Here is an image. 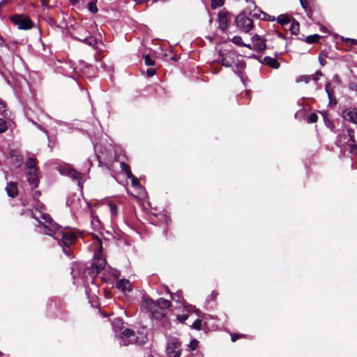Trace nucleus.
<instances>
[{
    "label": "nucleus",
    "instance_id": "nucleus-1",
    "mask_svg": "<svg viewBox=\"0 0 357 357\" xmlns=\"http://www.w3.org/2000/svg\"><path fill=\"white\" fill-rule=\"evenodd\" d=\"M35 218L39 221V223L43 225L45 229H47L52 233L50 234L54 239H56L59 244L62 247L65 253H67L66 248L67 247V236L61 226L56 223H53L52 218L46 214L40 213V216Z\"/></svg>",
    "mask_w": 357,
    "mask_h": 357
},
{
    "label": "nucleus",
    "instance_id": "nucleus-2",
    "mask_svg": "<svg viewBox=\"0 0 357 357\" xmlns=\"http://www.w3.org/2000/svg\"><path fill=\"white\" fill-rule=\"evenodd\" d=\"M142 306L151 313L153 319L162 320L166 317V311L172 306V303L164 298H160L156 301L147 298L144 299Z\"/></svg>",
    "mask_w": 357,
    "mask_h": 357
},
{
    "label": "nucleus",
    "instance_id": "nucleus-3",
    "mask_svg": "<svg viewBox=\"0 0 357 357\" xmlns=\"http://www.w3.org/2000/svg\"><path fill=\"white\" fill-rule=\"evenodd\" d=\"M149 220L150 222L155 226L159 227H167L169 222L171 221V218L169 215L167 213V212H160V213H151L149 215Z\"/></svg>",
    "mask_w": 357,
    "mask_h": 357
},
{
    "label": "nucleus",
    "instance_id": "nucleus-4",
    "mask_svg": "<svg viewBox=\"0 0 357 357\" xmlns=\"http://www.w3.org/2000/svg\"><path fill=\"white\" fill-rule=\"evenodd\" d=\"M235 21L237 27L243 32L248 33L254 27L252 20L250 17L245 16L243 12L236 17Z\"/></svg>",
    "mask_w": 357,
    "mask_h": 357
},
{
    "label": "nucleus",
    "instance_id": "nucleus-5",
    "mask_svg": "<svg viewBox=\"0 0 357 357\" xmlns=\"http://www.w3.org/2000/svg\"><path fill=\"white\" fill-rule=\"evenodd\" d=\"M10 18L13 23L20 29H30L34 25V23L30 20V18L25 15L17 14L11 16Z\"/></svg>",
    "mask_w": 357,
    "mask_h": 357
},
{
    "label": "nucleus",
    "instance_id": "nucleus-6",
    "mask_svg": "<svg viewBox=\"0 0 357 357\" xmlns=\"http://www.w3.org/2000/svg\"><path fill=\"white\" fill-rule=\"evenodd\" d=\"M232 14L225 8L218 13V29L222 32L224 33L227 29Z\"/></svg>",
    "mask_w": 357,
    "mask_h": 357
},
{
    "label": "nucleus",
    "instance_id": "nucleus-7",
    "mask_svg": "<svg viewBox=\"0 0 357 357\" xmlns=\"http://www.w3.org/2000/svg\"><path fill=\"white\" fill-rule=\"evenodd\" d=\"M70 270V275L74 280L73 283L75 284L82 278V275L84 274V266L81 263L73 262L71 264Z\"/></svg>",
    "mask_w": 357,
    "mask_h": 357
},
{
    "label": "nucleus",
    "instance_id": "nucleus-8",
    "mask_svg": "<svg viewBox=\"0 0 357 357\" xmlns=\"http://www.w3.org/2000/svg\"><path fill=\"white\" fill-rule=\"evenodd\" d=\"M235 61V54L231 52L220 53L218 62L225 67H231Z\"/></svg>",
    "mask_w": 357,
    "mask_h": 357
},
{
    "label": "nucleus",
    "instance_id": "nucleus-9",
    "mask_svg": "<svg viewBox=\"0 0 357 357\" xmlns=\"http://www.w3.org/2000/svg\"><path fill=\"white\" fill-rule=\"evenodd\" d=\"M68 177L71 178L74 183L78 185L79 188H83V174L68 165Z\"/></svg>",
    "mask_w": 357,
    "mask_h": 357
},
{
    "label": "nucleus",
    "instance_id": "nucleus-10",
    "mask_svg": "<svg viewBox=\"0 0 357 357\" xmlns=\"http://www.w3.org/2000/svg\"><path fill=\"white\" fill-rule=\"evenodd\" d=\"M253 43V50L261 52L266 49V40L262 38L259 35L255 34L252 37Z\"/></svg>",
    "mask_w": 357,
    "mask_h": 357
},
{
    "label": "nucleus",
    "instance_id": "nucleus-11",
    "mask_svg": "<svg viewBox=\"0 0 357 357\" xmlns=\"http://www.w3.org/2000/svg\"><path fill=\"white\" fill-rule=\"evenodd\" d=\"M343 119L353 123H357V108L349 107L342 111Z\"/></svg>",
    "mask_w": 357,
    "mask_h": 357
},
{
    "label": "nucleus",
    "instance_id": "nucleus-12",
    "mask_svg": "<svg viewBox=\"0 0 357 357\" xmlns=\"http://www.w3.org/2000/svg\"><path fill=\"white\" fill-rule=\"evenodd\" d=\"M68 258L70 257V245L74 244L76 241L82 237L79 231L75 228L68 227Z\"/></svg>",
    "mask_w": 357,
    "mask_h": 357
},
{
    "label": "nucleus",
    "instance_id": "nucleus-13",
    "mask_svg": "<svg viewBox=\"0 0 357 357\" xmlns=\"http://www.w3.org/2000/svg\"><path fill=\"white\" fill-rule=\"evenodd\" d=\"M325 91L328 95V98L329 100V104L331 105H337V102L335 96L334 87L332 86L331 83L326 82L325 84Z\"/></svg>",
    "mask_w": 357,
    "mask_h": 357
},
{
    "label": "nucleus",
    "instance_id": "nucleus-14",
    "mask_svg": "<svg viewBox=\"0 0 357 357\" xmlns=\"http://www.w3.org/2000/svg\"><path fill=\"white\" fill-rule=\"evenodd\" d=\"M105 261L102 259L96 260L91 264V273L94 275H98L100 271L105 268Z\"/></svg>",
    "mask_w": 357,
    "mask_h": 357
},
{
    "label": "nucleus",
    "instance_id": "nucleus-15",
    "mask_svg": "<svg viewBox=\"0 0 357 357\" xmlns=\"http://www.w3.org/2000/svg\"><path fill=\"white\" fill-rule=\"evenodd\" d=\"M333 59L332 52L328 49L322 50L320 52L318 59L321 66L326 65V59Z\"/></svg>",
    "mask_w": 357,
    "mask_h": 357
},
{
    "label": "nucleus",
    "instance_id": "nucleus-16",
    "mask_svg": "<svg viewBox=\"0 0 357 357\" xmlns=\"http://www.w3.org/2000/svg\"><path fill=\"white\" fill-rule=\"evenodd\" d=\"M261 62L273 69H278L280 67V62L275 58H272L268 56H264L263 61Z\"/></svg>",
    "mask_w": 357,
    "mask_h": 357
},
{
    "label": "nucleus",
    "instance_id": "nucleus-17",
    "mask_svg": "<svg viewBox=\"0 0 357 357\" xmlns=\"http://www.w3.org/2000/svg\"><path fill=\"white\" fill-rule=\"evenodd\" d=\"M68 77H71L73 81L76 83H78V78L79 76V73L77 70L76 68L73 67V64L71 60L68 59Z\"/></svg>",
    "mask_w": 357,
    "mask_h": 357
},
{
    "label": "nucleus",
    "instance_id": "nucleus-18",
    "mask_svg": "<svg viewBox=\"0 0 357 357\" xmlns=\"http://www.w3.org/2000/svg\"><path fill=\"white\" fill-rule=\"evenodd\" d=\"M170 349L182 350L181 342L176 337L171 338L167 344L166 351H169Z\"/></svg>",
    "mask_w": 357,
    "mask_h": 357
},
{
    "label": "nucleus",
    "instance_id": "nucleus-19",
    "mask_svg": "<svg viewBox=\"0 0 357 357\" xmlns=\"http://www.w3.org/2000/svg\"><path fill=\"white\" fill-rule=\"evenodd\" d=\"M78 40L83 41L86 44L92 46L95 50L98 49L96 46L98 45L97 39L91 36H85L83 38L77 37Z\"/></svg>",
    "mask_w": 357,
    "mask_h": 357
},
{
    "label": "nucleus",
    "instance_id": "nucleus-20",
    "mask_svg": "<svg viewBox=\"0 0 357 357\" xmlns=\"http://www.w3.org/2000/svg\"><path fill=\"white\" fill-rule=\"evenodd\" d=\"M6 190L8 195L12 198H15L18 194L17 184L14 182H10L8 183Z\"/></svg>",
    "mask_w": 357,
    "mask_h": 357
},
{
    "label": "nucleus",
    "instance_id": "nucleus-21",
    "mask_svg": "<svg viewBox=\"0 0 357 357\" xmlns=\"http://www.w3.org/2000/svg\"><path fill=\"white\" fill-rule=\"evenodd\" d=\"M36 169L34 170V172H29L27 175V181L30 185L33 186V188H36L38 186V176L36 173Z\"/></svg>",
    "mask_w": 357,
    "mask_h": 357
},
{
    "label": "nucleus",
    "instance_id": "nucleus-22",
    "mask_svg": "<svg viewBox=\"0 0 357 357\" xmlns=\"http://www.w3.org/2000/svg\"><path fill=\"white\" fill-rule=\"evenodd\" d=\"M277 21L280 24L284 26L290 23L291 18L286 14H282L278 17Z\"/></svg>",
    "mask_w": 357,
    "mask_h": 357
},
{
    "label": "nucleus",
    "instance_id": "nucleus-23",
    "mask_svg": "<svg viewBox=\"0 0 357 357\" xmlns=\"http://www.w3.org/2000/svg\"><path fill=\"white\" fill-rule=\"evenodd\" d=\"M120 167L121 170L125 173L128 178L130 176H132L133 174L131 172L130 167L128 164L122 162L120 163Z\"/></svg>",
    "mask_w": 357,
    "mask_h": 357
},
{
    "label": "nucleus",
    "instance_id": "nucleus-24",
    "mask_svg": "<svg viewBox=\"0 0 357 357\" xmlns=\"http://www.w3.org/2000/svg\"><path fill=\"white\" fill-rule=\"evenodd\" d=\"M300 24L298 21L293 19L289 30L293 35H297L299 32Z\"/></svg>",
    "mask_w": 357,
    "mask_h": 357
},
{
    "label": "nucleus",
    "instance_id": "nucleus-25",
    "mask_svg": "<svg viewBox=\"0 0 357 357\" xmlns=\"http://www.w3.org/2000/svg\"><path fill=\"white\" fill-rule=\"evenodd\" d=\"M321 38V36L319 34H313L308 36L305 38V41L309 44L317 43Z\"/></svg>",
    "mask_w": 357,
    "mask_h": 357
},
{
    "label": "nucleus",
    "instance_id": "nucleus-26",
    "mask_svg": "<svg viewBox=\"0 0 357 357\" xmlns=\"http://www.w3.org/2000/svg\"><path fill=\"white\" fill-rule=\"evenodd\" d=\"M320 113H321V114L323 116V119H324V123H325L326 126L328 128L333 129L335 127V126H334L333 122L328 119V113L326 112H321Z\"/></svg>",
    "mask_w": 357,
    "mask_h": 357
},
{
    "label": "nucleus",
    "instance_id": "nucleus-27",
    "mask_svg": "<svg viewBox=\"0 0 357 357\" xmlns=\"http://www.w3.org/2000/svg\"><path fill=\"white\" fill-rule=\"evenodd\" d=\"M263 10L259 8H255L252 11L250 12V16L256 19L261 20Z\"/></svg>",
    "mask_w": 357,
    "mask_h": 357
},
{
    "label": "nucleus",
    "instance_id": "nucleus-28",
    "mask_svg": "<svg viewBox=\"0 0 357 357\" xmlns=\"http://www.w3.org/2000/svg\"><path fill=\"white\" fill-rule=\"evenodd\" d=\"M135 336V333L133 330L130 328H126L121 333V338H130Z\"/></svg>",
    "mask_w": 357,
    "mask_h": 357
},
{
    "label": "nucleus",
    "instance_id": "nucleus-29",
    "mask_svg": "<svg viewBox=\"0 0 357 357\" xmlns=\"http://www.w3.org/2000/svg\"><path fill=\"white\" fill-rule=\"evenodd\" d=\"M171 299L177 303H182L183 299L182 292L179 291L176 293L171 294Z\"/></svg>",
    "mask_w": 357,
    "mask_h": 357
},
{
    "label": "nucleus",
    "instance_id": "nucleus-30",
    "mask_svg": "<svg viewBox=\"0 0 357 357\" xmlns=\"http://www.w3.org/2000/svg\"><path fill=\"white\" fill-rule=\"evenodd\" d=\"M225 0H211V7L212 9H216L219 7L223 6Z\"/></svg>",
    "mask_w": 357,
    "mask_h": 357
},
{
    "label": "nucleus",
    "instance_id": "nucleus-31",
    "mask_svg": "<svg viewBox=\"0 0 357 357\" xmlns=\"http://www.w3.org/2000/svg\"><path fill=\"white\" fill-rule=\"evenodd\" d=\"M167 357H180L182 353V350L170 349L166 351Z\"/></svg>",
    "mask_w": 357,
    "mask_h": 357
},
{
    "label": "nucleus",
    "instance_id": "nucleus-32",
    "mask_svg": "<svg viewBox=\"0 0 357 357\" xmlns=\"http://www.w3.org/2000/svg\"><path fill=\"white\" fill-rule=\"evenodd\" d=\"M231 41L236 45L239 47H242L245 45V43H243L242 38L238 36H235L233 37Z\"/></svg>",
    "mask_w": 357,
    "mask_h": 357
},
{
    "label": "nucleus",
    "instance_id": "nucleus-33",
    "mask_svg": "<svg viewBox=\"0 0 357 357\" xmlns=\"http://www.w3.org/2000/svg\"><path fill=\"white\" fill-rule=\"evenodd\" d=\"M308 123H314L318 121V116L316 113H311L306 119Z\"/></svg>",
    "mask_w": 357,
    "mask_h": 357
},
{
    "label": "nucleus",
    "instance_id": "nucleus-34",
    "mask_svg": "<svg viewBox=\"0 0 357 357\" xmlns=\"http://www.w3.org/2000/svg\"><path fill=\"white\" fill-rule=\"evenodd\" d=\"M87 8H88L89 10L91 13H92L93 14H96L98 11L96 3V2H93V1L89 2L88 3Z\"/></svg>",
    "mask_w": 357,
    "mask_h": 357
},
{
    "label": "nucleus",
    "instance_id": "nucleus-35",
    "mask_svg": "<svg viewBox=\"0 0 357 357\" xmlns=\"http://www.w3.org/2000/svg\"><path fill=\"white\" fill-rule=\"evenodd\" d=\"M6 104L1 100H0V114L5 118L8 117V114L6 109Z\"/></svg>",
    "mask_w": 357,
    "mask_h": 357
},
{
    "label": "nucleus",
    "instance_id": "nucleus-36",
    "mask_svg": "<svg viewBox=\"0 0 357 357\" xmlns=\"http://www.w3.org/2000/svg\"><path fill=\"white\" fill-rule=\"evenodd\" d=\"M26 166L28 169H36L35 159H33L32 158L27 159V160L26 161Z\"/></svg>",
    "mask_w": 357,
    "mask_h": 357
},
{
    "label": "nucleus",
    "instance_id": "nucleus-37",
    "mask_svg": "<svg viewBox=\"0 0 357 357\" xmlns=\"http://www.w3.org/2000/svg\"><path fill=\"white\" fill-rule=\"evenodd\" d=\"M341 40L344 42L346 44H349V45H357V40L356 39L344 38L342 36Z\"/></svg>",
    "mask_w": 357,
    "mask_h": 357
},
{
    "label": "nucleus",
    "instance_id": "nucleus-38",
    "mask_svg": "<svg viewBox=\"0 0 357 357\" xmlns=\"http://www.w3.org/2000/svg\"><path fill=\"white\" fill-rule=\"evenodd\" d=\"M199 344V341L196 339H192L190 344H188V347L191 351H195L197 349Z\"/></svg>",
    "mask_w": 357,
    "mask_h": 357
},
{
    "label": "nucleus",
    "instance_id": "nucleus-39",
    "mask_svg": "<svg viewBox=\"0 0 357 357\" xmlns=\"http://www.w3.org/2000/svg\"><path fill=\"white\" fill-rule=\"evenodd\" d=\"M245 337H246V335H245V334L234 333L231 335V340L234 342L240 338H245Z\"/></svg>",
    "mask_w": 357,
    "mask_h": 357
},
{
    "label": "nucleus",
    "instance_id": "nucleus-40",
    "mask_svg": "<svg viewBox=\"0 0 357 357\" xmlns=\"http://www.w3.org/2000/svg\"><path fill=\"white\" fill-rule=\"evenodd\" d=\"M202 323V321L199 319H197L193 322L192 328L195 330L199 331L201 329Z\"/></svg>",
    "mask_w": 357,
    "mask_h": 357
},
{
    "label": "nucleus",
    "instance_id": "nucleus-41",
    "mask_svg": "<svg viewBox=\"0 0 357 357\" xmlns=\"http://www.w3.org/2000/svg\"><path fill=\"white\" fill-rule=\"evenodd\" d=\"M144 63L146 66H148L155 65V61L153 60L148 54L144 56Z\"/></svg>",
    "mask_w": 357,
    "mask_h": 357
},
{
    "label": "nucleus",
    "instance_id": "nucleus-42",
    "mask_svg": "<svg viewBox=\"0 0 357 357\" xmlns=\"http://www.w3.org/2000/svg\"><path fill=\"white\" fill-rule=\"evenodd\" d=\"M128 178L131 179V185L132 187L135 188L140 185L139 180L134 175H132V176L129 177Z\"/></svg>",
    "mask_w": 357,
    "mask_h": 357
},
{
    "label": "nucleus",
    "instance_id": "nucleus-43",
    "mask_svg": "<svg viewBox=\"0 0 357 357\" xmlns=\"http://www.w3.org/2000/svg\"><path fill=\"white\" fill-rule=\"evenodd\" d=\"M310 79H311V75H301L298 78L297 82H303L305 83H308L310 82Z\"/></svg>",
    "mask_w": 357,
    "mask_h": 357
},
{
    "label": "nucleus",
    "instance_id": "nucleus-44",
    "mask_svg": "<svg viewBox=\"0 0 357 357\" xmlns=\"http://www.w3.org/2000/svg\"><path fill=\"white\" fill-rule=\"evenodd\" d=\"M261 20L264 21L273 22L275 20V17L263 11Z\"/></svg>",
    "mask_w": 357,
    "mask_h": 357
},
{
    "label": "nucleus",
    "instance_id": "nucleus-45",
    "mask_svg": "<svg viewBox=\"0 0 357 357\" xmlns=\"http://www.w3.org/2000/svg\"><path fill=\"white\" fill-rule=\"evenodd\" d=\"M109 210H110L112 215H117V211H118L117 206L115 204L110 203L109 204Z\"/></svg>",
    "mask_w": 357,
    "mask_h": 357
},
{
    "label": "nucleus",
    "instance_id": "nucleus-46",
    "mask_svg": "<svg viewBox=\"0 0 357 357\" xmlns=\"http://www.w3.org/2000/svg\"><path fill=\"white\" fill-rule=\"evenodd\" d=\"M7 124L5 120L0 119V133L4 132L7 130Z\"/></svg>",
    "mask_w": 357,
    "mask_h": 357
},
{
    "label": "nucleus",
    "instance_id": "nucleus-47",
    "mask_svg": "<svg viewBox=\"0 0 357 357\" xmlns=\"http://www.w3.org/2000/svg\"><path fill=\"white\" fill-rule=\"evenodd\" d=\"M347 132L349 137V141L351 142H355L356 140L354 137V130L352 128H348Z\"/></svg>",
    "mask_w": 357,
    "mask_h": 357
},
{
    "label": "nucleus",
    "instance_id": "nucleus-48",
    "mask_svg": "<svg viewBox=\"0 0 357 357\" xmlns=\"http://www.w3.org/2000/svg\"><path fill=\"white\" fill-rule=\"evenodd\" d=\"M349 146V151L351 153H354L355 152L357 151V144L355 142H351L350 144H348Z\"/></svg>",
    "mask_w": 357,
    "mask_h": 357
},
{
    "label": "nucleus",
    "instance_id": "nucleus-49",
    "mask_svg": "<svg viewBox=\"0 0 357 357\" xmlns=\"http://www.w3.org/2000/svg\"><path fill=\"white\" fill-rule=\"evenodd\" d=\"M128 280H122L117 283V288L124 290L126 284H128Z\"/></svg>",
    "mask_w": 357,
    "mask_h": 357
},
{
    "label": "nucleus",
    "instance_id": "nucleus-50",
    "mask_svg": "<svg viewBox=\"0 0 357 357\" xmlns=\"http://www.w3.org/2000/svg\"><path fill=\"white\" fill-rule=\"evenodd\" d=\"M323 76V74L321 70H317L314 75H311V78L314 82H317L319 79V77Z\"/></svg>",
    "mask_w": 357,
    "mask_h": 357
},
{
    "label": "nucleus",
    "instance_id": "nucleus-51",
    "mask_svg": "<svg viewBox=\"0 0 357 357\" xmlns=\"http://www.w3.org/2000/svg\"><path fill=\"white\" fill-rule=\"evenodd\" d=\"M188 314H183L181 315H178L177 319L181 323H184L185 320L188 319Z\"/></svg>",
    "mask_w": 357,
    "mask_h": 357
},
{
    "label": "nucleus",
    "instance_id": "nucleus-52",
    "mask_svg": "<svg viewBox=\"0 0 357 357\" xmlns=\"http://www.w3.org/2000/svg\"><path fill=\"white\" fill-rule=\"evenodd\" d=\"M156 73V70L154 68H149L146 69L147 76L151 77H153Z\"/></svg>",
    "mask_w": 357,
    "mask_h": 357
},
{
    "label": "nucleus",
    "instance_id": "nucleus-53",
    "mask_svg": "<svg viewBox=\"0 0 357 357\" xmlns=\"http://www.w3.org/2000/svg\"><path fill=\"white\" fill-rule=\"evenodd\" d=\"M302 7L304 8V9H307V6H308V4H307V0H299Z\"/></svg>",
    "mask_w": 357,
    "mask_h": 357
},
{
    "label": "nucleus",
    "instance_id": "nucleus-54",
    "mask_svg": "<svg viewBox=\"0 0 357 357\" xmlns=\"http://www.w3.org/2000/svg\"><path fill=\"white\" fill-rule=\"evenodd\" d=\"M80 29H81L82 31H84V33H85V34H84V35H83V34H80L79 36H74V35H73L72 33H70V35H72V36H73L74 38H75V39H77V37H81V38H83V37H84L85 36H87V35H86V32L85 31V30H84V28L80 27Z\"/></svg>",
    "mask_w": 357,
    "mask_h": 357
},
{
    "label": "nucleus",
    "instance_id": "nucleus-55",
    "mask_svg": "<svg viewBox=\"0 0 357 357\" xmlns=\"http://www.w3.org/2000/svg\"><path fill=\"white\" fill-rule=\"evenodd\" d=\"M218 292L216 291H213L211 294V299L213 301H215L216 299V297L218 296Z\"/></svg>",
    "mask_w": 357,
    "mask_h": 357
},
{
    "label": "nucleus",
    "instance_id": "nucleus-56",
    "mask_svg": "<svg viewBox=\"0 0 357 357\" xmlns=\"http://www.w3.org/2000/svg\"><path fill=\"white\" fill-rule=\"evenodd\" d=\"M40 196V191H35L33 194V197L35 199H38Z\"/></svg>",
    "mask_w": 357,
    "mask_h": 357
},
{
    "label": "nucleus",
    "instance_id": "nucleus-57",
    "mask_svg": "<svg viewBox=\"0 0 357 357\" xmlns=\"http://www.w3.org/2000/svg\"><path fill=\"white\" fill-rule=\"evenodd\" d=\"M238 68H244L245 67V62L238 63Z\"/></svg>",
    "mask_w": 357,
    "mask_h": 357
},
{
    "label": "nucleus",
    "instance_id": "nucleus-58",
    "mask_svg": "<svg viewBox=\"0 0 357 357\" xmlns=\"http://www.w3.org/2000/svg\"><path fill=\"white\" fill-rule=\"evenodd\" d=\"M277 35L278 37H280L281 38H283V39L285 38L284 35L283 33H282L281 32L278 31Z\"/></svg>",
    "mask_w": 357,
    "mask_h": 357
},
{
    "label": "nucleus",
    "instance_id": "nucleus-59",
    "mask_svg": "<svg viewBox=\"0 0 357 357\" xmlns=\"http://www.w3.org/2000/svg\"><path fill=\"white\" fill-rule=\"evenodd\" d=\"M221 70V68H215L213 70V73H218Z\"/></svg>",
    "mask_w": 357,
    "mask_h": 357
},
{
    "label": "nucleus",
    "instance_id": "nucleus-60",
    "mask_svg": "<svg viewBox=\"0 0 357 357\" xmlns=\"http://www.w3.org/2000/svg\"><path fill=\"white\" fill-rule=\"evenodd\" d=\"M72 5H75L79 2V0H69Z\"/></svg>",
    "mask_w": 357,
    "mask_h": 357
},
{
    "label": "nucleus",
    "instance_id": "nucleus-61",
    "mask_svg": "<svg viewBox=\"0 0 357 357\" xmlns=\"http://www.w3.org/2000/svg\"><path fill=\"white\" fill-rule=\"evenodd\" d=\"M165 291L171 295L172 294L167 286H165Z\"/></svg>",
    "mask_w": 357,
    "mask_h": 357
},
{
    "label": "nucleus",
    "instance_id": "nucleus-62",
    "mask_svg": "<svg viewBox=\"0 0 357 357\" xmlns=\"http://www.w3.org/2000/svg\"><path fill=\"white\" fill-rule=\"evenodd\" d=\"M243 47H248V48H249L250 50H253V45L252 46L250 44H245V45H244Z\"/></svg>",
    "mask_w": 357,
    "mask_h": 357
},
{
    "label": "nucleus",
    "instance_id": "nucleus-63",
    "mask_svg": "<svg viewBox=\"0 0 357 357\" xmlns=\"http://www.w3.org/2000/svg\"><path fill=\"white\" fill-rule=\"evenodd\" d=\"M4 45L3 39L0 36V45L3 46Z\"/></svg>",
    "mask_w": 357,
    "mask_h": 357
},
{
    "label": "nucleus",
    "instance_id": "nucleus-64",
    "mask_svg": "<svg viewBox=\"0 0 357 357\" xmlns=\"http://www.w3.org/2000/svg\"><path fill=\"white\" fill-rule=\"evenodd\" d=\"M172 60H173L174 61H176L178 60V57L175 55V56L172 57Z\"/></svg>",
    "mask_w": 357,
    "mask_h": 357
}]
</instances>
